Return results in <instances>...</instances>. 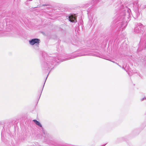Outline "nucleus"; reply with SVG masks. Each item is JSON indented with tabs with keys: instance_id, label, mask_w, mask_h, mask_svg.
<instances>
[{
	"instance_id": "1",
	"label": "nucleus",
	"mask_w": 146,
	"mask_h": 146,
	"mask_svg": "<svg viewBox=\"0 0 146 146\" xmlns=\"http://www.w3.org/2000/svg\"><path fill=\"white\" fill-rule=\"evenodd\" d=\"M40 42V40L38 38L33 39L29 41V43L32 45H33L35 44H38Z\"/></svg>"
},
{
	"instance_id": "2",
	"label": "nucleus",
	"mask_w": 146,
	"mask_h": 146,
	"mask_svg": "<svg viewBox=\"0 0 146 146\" xmlns=\"http://www.w3.org/2000/svg\"><path fill=\"white\" fill-rule=\"evenodd\" d=\"M76 16L75 15H71L69 17V21L71 22H76Z\"/></svg>"
},
{
	"instance_id": "3",
	"label": "nucleus",
	"mask_w": 146,
	"mask_h": 146,
	"mask_svg": "<svg viewBox=\"0 0 146 146\" xmlns=\"http://www.w3.org/2000/svg\"><path fill=\"white\" fill-rule=\"evenodd\" d=\"M33 121L37 125L40 127H42V125L39 122L36 120H33Z\"/></svg>"
},
{
	"instance_id": "4",
	"label": "nucleus",
	"mask_w": 146,
	"mask_h": 146,
	"mask_svg": "<svg viewBox=\"0 0 146 146\" xmlns=\"http://www.w3.org/2000/svg\"><path fill=\"white\" fill-rule=\"evenodd\" d=\"M43 5V6H47V5H48L44 4V5Z\"/></svg>"
}]
</instances>
